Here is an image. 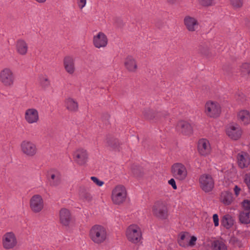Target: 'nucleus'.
Here are the masks:
<instances>
[{"instance_id":"nucleus-1","label":"nucleus","mask_w":250,"mask_h":250,"mask_svg":"<svg viewBox=\"0 0 250 250\" xmlns=\"http://www.w3.org/2000/svg\"><path fill=\"white\" fill-rule=\"evenodd\" d=\"M89 237L95 244L101 245L105 242L108 238L107 229L101 225H94L89 229Z\"/></svg>"},{"instance_id":"nucleus-2","label":"nucleus","mask_w":250,"mask_h":250,"mask_svg":"<svg viewBox=\"0 0 250 250\" xmlns=\"http://www.w3.org/2000/svg\"><path fill=\"white\" fill-rule=\"evenodd\" d=\"M127 196L126 188L123 185H117L111 190L110 198L112 203L114 205L123 204L126 201Z\"/></svg>"},{"instance_id":"nucleus-3","label":"nucleus","mask_w":250,"mask_h":250,"mask_svg":"<svg viewBox=\"0 0 250 250\" xmlns=\"http://www.w3.org/2000/svg\"><path fill=\"white\" fill-rule=\"evenodd\" d=\"M204 112L209 118L217 119L221 116L222 112L221 105L216 101L208 100L205 103Z\"/></svg>"},{"instance_id":"nucleus-4","label":"nucleus","mask_w":250,"mask_h":250,"mask_svg":"<svg viewBox=\"0 0 250 250\" xmlns=\"http://www.w3.org/2000/svg\"><path fill=\"white\" fill-rule=\"evenodd\" d=\"M127 240L134 244H137L142 240V231L140 227L136 224L128 226L125 232Z\"/></svg>"},{"instance_id":"nucleus-5","label":"nucleus","mask_w":250,"mask_h":250,"mask_svg":"<svg viewBox=\"0 0 250 250\" xmlns=\"http://www.w3.org/2000/svg\"><path fill=\"white\" fill-rule=\"evenodd\" d=\"M170 172L173 177L178 182H183L188 178L187 168L182 163L176 162L173 164L170 167Z\"/></svg>"},{"instance_id":"nucleus-6","label":"nucleus","mask_w":250,"mask_h":250,"mask_svg":"<svg viewBox=\"0 0 250 250\" xmlns=\"http://www.w3.org/2000/svg\"><path fill=\"white\" fill-rule=\"evenodd\" d=\"M72 158L77 165L85 166L89 160V154L86 148L79 147L75 148L73 151Z\"/></svg>"},{"instance_id":"nucleus-7","label":"nucleus","mask_w":250,"mask_h":250,"mask_svg":"<svg viewBox=\"0 0 250 250\" xmlns=\"http://www.w3.org/2000/svg\"><path fill=\"white\" fill-rule=\"evenodd\" d=\"M0 82L4 86L12 87L15 82V75L13 70L4 67L0 71Z\"/></svg>"},{"instance_id":"nucleus-8","label":"nucleus","mask_w":250,"mask_h":250,"mask_svg":"<svg viewBox=\"0 0 250 250\" xmlns=\"http://www.w3.org/2000/svg\"><path fill=\"white\" fill-rule=\"evenodd\" d=\"M21 152L25 156L33 157L38 153V148L35 143L29 140H24L20 144Z\"/></svg>"},{"instance_id":"nucleus-9","label":"nucleus","mask_w":250,"mask_h":250,"mask_svg":"<svg viewBox=\"0 0 250 250\" xmlns=\"http://www.w3.org/2000/svg\"><path fill=\"white\" fill-rule=\"evenodd\" d=\"M199 184L204 192L209 193L212 191L214 187V181L211 175L203 174L199 178Z\"/></svg>"},{"instance_id":"nucleus-10","label":"nucleus","mask_w":250,"mask_h":250,"mask_svg":"<svg viewBox=\"0 0 250 250\" xmlns=\"http://www.w3.org/2000/svg\"><path fill=\"white\" fill-rule=\"evenodd\" d=\"M2 245L6 250L14 249L18 245V240L16 234L12 231L5 233L2 237Z\"/></svg>"},{"instance_id":"nucleus-11","label":"nucleus","mask_w":250,"mask_h":250,"mask_svg":"<svg viewBox=\"0 0 250 250\" xmlns=\"http://www.w3.org/2000/svg\"><path fill=\"white\" fill-rule=\"evenodd\" d=\"M226 132L227 135L234 140L240 139L243 133L241 127L235 123L229 124L226 127Z\"/></svg>"},{"instance_id":"nucleus-12","label":"nucleus","mask_w":250,"mask_h":250,"mask_svg":"<svg viewBox=\"0 0 250 250\" xmlns=\"http://www.w3.org/2000/svg\"><path fill=\"white\" fill-rule=\"evenodd\" d=\"M108 42V40L107 36L102 31L96 33L93 36L92 43L96 48H104L107 46Z\"/></svg>"},{"instance_id":"nucleus-13","label":"nucleus","mask_w":250,"mask_h":250,"mask_svg":"<svg viewBox=\"0 0 250 250\" xmlns=\"http://www.w3.org/2000/svg\"><path fill=\"white\" fill-rule=\"evenodd\" d=\"M30 208L34 213H39L44 208V202L42 196L35 194L32 196L29 201Z\"/></svg>"},{"instance_id":"nucleus-14","label":"nucleus","mask_w":250,"mask_h":250,"mask_svg":"<svg viewBox=\"0 0 250 250\" xmlns=\"http://www.w3.org/2000/svg\"><path fill=\"white\" fill-rule=\"evenodd\" d=\"M197 150L199 154L202 156H208L212 151L211 144L208 140L201 138L197 142Z\"/></svg>"},{"instance_id":"nucleus-15","label":"nucleus","mask_w":250,"mask_h":250,"mask_svg":"<svg viewBox=\"0 0 250 250\" xmlns=\"http://www.w3.org/2000/svg\"><path fill=\"white\" fill-rule=\"evenodd\" d=\"M196 240L195 236H191L188 232H184L179 234L178 242L180 246L186 247L194 246Z\"/></svg>"},{"instance_id":"nucleus-16","label":"nucleus","mask_w":250,"mask_h":250,"mask_svg":"<svg viewBox=\"0 0 250 250\" xmlns=\"http://www.w3.org/2000/svg\"><path fill=\"white\" fill-rule=\"evenodd\" d=\"M24 118L25 121L29 124H37L40 120L39 111L35 108H27L25 111Z\"/></svg>"},{"instance_id":"nucleus-17","label":"nucleus","mask_w":250,"mask_h":250,"mask_svg":"<svg viewBox=\"0 0 250 250\" xmlns=\"http://www.w3.org/2000/svg\"><path fill=\"white\" fill-rule=\"evenodd\" d=\"M152 211L155 216L160 218L165 219L167 217V207L163 202H156L152 207Z\"/></svg>"},{"instance_id":"nucleus-18","label":"nucleus","mask_w":250,"mask_h":250,"mask_svg":"<svg viewBox=\"0 0 250 250\" xmlns=\"http://www.w3.org/2000/svg\"><path fill=\"white\" fill-rule=\"evenodd\" d=\"M63 64L65 71L69 75H73L76 71L75 59L70 56H65L63 60Z\"/></svg>"},{"instance_id":"nucleus-19","label":"nucleus","mask_w":250,"mask_h":250,"mask_svg":"<svg viewBox=\"0 0 250 250\" xmlns=\"http://www.w3.org/2000/svg\"><path fill=\"white\" fill-rule=\"evenodd\" d=\"M177 128L182 135L190 137L193 134V129L192 125L187 121H179L177 123Z\"/></svg>"},{"instance_id":"nucleus-20","label":"nucleus","mask_w":250,"mask_h":250,"mask_svg":"<svg viewBox=\"0 0 250 250\" xmlns=\"http://www.w3.org/2000/svg\"><path fill=\"white\" fill-rule=\"evenodd\" d=\"M183 21L187 29L189 32H194L198 28V21L194 17L187 15L184 17Z\"/></svg>"},{"instance_id":"nucleus-21","label":"nucleus","mask_w":250,"mask_h":250,"mask_svg":"<svg viewBox=\"0 0 250 250\" xmlns=\"http://www.w3.org/2000/svg\"><path fill=\"white\" fill-rule=\"evenodd\" d=\"M59 220L61 224L64 226H68L72 221L70 211L65 208H62L59 212Z\"/></svg>"},{"instance_id":"nucleus-22","label":"nucleus","mask_w":250,"mask_h":250,"mask_svg":"<svg viewBox=\"0 0 250 250\" xmlns=\"http://www.w3.org/2000/svg\"><path fill=\"white\" fill-rule=\"evenodd\" d=\"M124 65L125 69L130 72H136L138 68L136 59L131 56H127L125 59Z\"/></svg>"},{"instance_id":"nucleus-23","label":"nucleus","mask_w":250,"mask_h":250,"mask_svg":"<svg viewBox=\"0 0 250 250\" xmlns=\"http://www.w3.org/2000/svg\"><path fill=\"white\" fill-rule=\"evenodd\" d=\"M16 52L21 56L26 55L28 51V45L26 42L22 39L17 41L15 44Z\"/></svg>"},{"instance_id":"nucleus-24","label":"nucleus","mask_w":250,"mask_h":250,"mask_svg":"<svg viewBox=\"0 0 250 250\" xmlns=\"http://www.w3.org/2000/svg\"><path fill=\"white\" fill-rule=\"evenodd\" d=\"M237 158L238 166L241 168L247 167L250 164V157L247 153H239Z\"/></svg>"},{"instance_id":"nucleus-25","label":"nucleus","mask_w":250,"mask_h":250,"mask_svg":"<svg viewBox=\"0 0 250 250\" xmlns=\"http://www.w3.org/2000/svg\"><path fill=\"white\" fill-rule=\"evenodd\" d=\"M238 120L243 125L250 124V111L246 109H241L237 114Z\"/></svg>"},{"instance_id":"nucleus-26","label":"nucleus","mask_w":250,"mask_h":250,"mask_svg":"<svg viewBox=\"0 0 250 250\" xmlns=\"http://www.w3.org/2000/svg\"><path fill=\"white\" fill-rule=\"evenodd\" d=\"M219 201L226 206L231 205L234 201L232 193L229 191H222L219 196Z\"/></svg>"},{"instance_id":"nucleus-27","label":"nucleus","mask_w":250,"mask_h":250,"mask_svg":"<svg viewBox=\"0 0 250 250\" xmlns=\"http://www.w3.org/2000/svg\"><path fill=\"white\" fill-rule=\"evenodd\" d=\"M65 108L70 112H75L78 110L79 104L77 101L72 98H67L64 101Z\"/></svg>"},{"instance_id":"nucleus-28","label":"nucleus","mask_w":250,"mask_h":250,"mask_svg":"<svg viewBox=\"0 0 250 250\" xmlns=\"http://www.w3.org/2000/svg\"><path fill=\"white\" fill-rule=\"evenodd\" d=\"M48 179L50 184L54 187L58 186L61 182V175L58 171H51L48 174Z\"/></svg>"},{"instance_id":"nucleus-29","label":"nucleus","mask_w":250,"mask_h":250,"mask_svg":"<svg viewBox=\"0 0 250 250\" xmlns=\"http://www.w3.org/2000/svg\"><path fill=\"white\" fill-rule=\"evenodd\" d=\"M221 223L223 227L229 229L233 226L234 223V218L232 215L226 214L223 216Z\"/></svg>"},{"instance_id":"nucleus-30","label":"nucleus","mask_w":250,"mask_h":250,"mask_svg":"<svg viewBox=\"0 0 250 250\" xmlns=\"http://www.w3.org/2000/svg\"><path fill=\"white\" fill-rule=\"evenodd\" d=\"M212 250H228L227 246L221 240H214L211 243Z\"/></svg>"},{"instance_id":"nucleus-31","label":"nucleus","mask_w":250,"mask_h":250,"mask_svg":"<svg viewBox=\"0 0 250 250\" xmlns=\"http://www.w3.org/2000/svg\"><path fill=\"white\" fill-rule=\"evenodd\" d=\"M240 221L243 224L250 223V212L242 211L239 216Z\"/></svg>"},{"instance_id":"nucleus-32","label":"nucleus","mask_w":250,"mask_h":250,"mask_svg":"<svg viewBox=\"0 0 250 250\" xmlns=\"http://www.w3.org/2000/svg\"><path fill=\"white\" fill-rule=\"evenodd\" d=\"M230 4L234 9H240L243 6V0H229Z\"/></svg>"},{"instance_id":"nucleus-33","label":"nucleus","mask_w":250,"mask_h":250,"mask_svg":"<svg viewBox=\"0 0 250 250\" xmlns=\"http://www.w3.org/2000/svg\"><path fill=\"white\" fill-rule=\"evenodd\" d=\"M224 173L225 176L227 178L232 179L235 176L236 173V170L232 166H231L230 167L229 169V170H224Z\"/></svg>"},{"instance_id":"nucleus-34","label":"nucleus","mask_w":250,"mask_h":250,"mask_svg":"<svg viewBox=\"0 0 250 250\" xmlns=\"http://www.w3.org/2000/svg\"><path fill=\"white\" fill-rule=\"evenodd\" d=\"M230 242L235 247L241 248L243 246L242 241L235 237H231Z\"/></svg>"},{"instance_id":"nucleus-35","label":"nucleus","mask_w":250,"mask_h":250,"mask_svg":"<svg viewBox=\"0 0 250 250\" xmlns=\"http://www.w3.org/2000/svg\"><path fill=\"white\" fill-rule=\"evenodd\" d=\"M198 1L201 5L205 6H211L214 3L213 0H198Z\"/></svg>"},{"instance_id":"nucleus-36","label":"nucleus","mask_w":250,"mask_h":250,"mask_svg":"<svg viewBox=\"0 0 250 250\" xmlns=\"http://www.w3.org/2000/svg\"><path fill=\"white\" fill-rule=\"evenodd\" d=\"M90 179L95 185L99 187H102L104 184V182L103 181L100 180L96 177L92 176L90 177Z\"/></svg>"},{"instance_id":"nucleus-37","label":"nucleus","mask_w":250,"mask_h":250,"mask_svg":"<svg viewBox=\"0 0 250 250\" xmlns=\"http://www.w3.org/2000/svg\"><path fill=\"white\" fill-rule=\"evenodd\" d=\"M243 211L246 212H250V201L245 200L242 203Z\"/></svg>"},{"instance_id":"nucleus-38","label":"nucleus","mask_w":250,"mask_h":250,"mask_svg":"<svg viewBox=\"0 0 250 250\" xmlns=\"http://www.w3.org/2000/svg\"><path fill=\"white\" fill-rule=\"evenodd\" d=\"M87 0H76V2L78 8L82 10L85 7L87 4Z\"/></svg>"},{"instance_id":"nucleus-39","label":"nucleus","mask_w":250,"mask_h":250,"mask_svg":"<svg viewBox=\"0 0 250 250\" xmlns=\"http://www.w3.org/2000/svg\"><path fill=\"white\" fill-rule=\"evenodd\" d=\"M40 83L43 87H46L49 85L50 82L46 77H42L40 79Z\"/></svg>"},{"instance_id":"nucleus-40","label":"nucleus","mask_w":250,"mask_h":250,"mask_svg":"<svg viewBox=\"0 0 250 250\" xmlns=\"http://www.w3.org/2000/svg\"><path fill=\"white\" fill-rule=\"evenodd\" d=\"M212 220L214 224V226L215 227L219 226V216L217 214L215 213L213 214Z\"/></svg>"},{"instance_id":"nucleus-41","label":"nucleus","mask_w":250,"mask_h":250,"mask_svg":"<svg viewBox=\"0 0 250 250\" xmlns=\"http://www.w3.org/2000/svg\"><path fill=\"white\" fill-rule=\"evenodd\" d=\"M242 69L244 71V73L250 74V64L247 63L243 64L242 66Z\"/></svg>"},{"instance_id":"nucleus-42","label":"nucleus","mask_w":250,"mask_h":250,"mask_svg":"<svg viewBox=\"0 0 250 250\" xmlns=\"http://www.w3.org/2000/svg\"><path fill=\"white\" fill-rule=\"evenodd\" d=\"M244 181L248 188L250 189V173H247L245 175Z\"/></svg>"},{"instance_id":"nucleus-43","label":"nucleus","mask_w":250,"mask_h":250,"mask_svg":"<svg viewBox=\"0 0 250 250\" xmlns=\"http://www.w3.org/2000/svg\"><path fill=\"white\" fill-rule=\"evenodd\" d=\"M175 180L176 179L173 177V178H171L170 180L168 181V184L169 185L171 186V187L174 189H176L177 188Z\"/></svg>"},{"instance_id":"nucleus-44","label":"nucleus","mask_w":250,"mask_h":250,"mask_svg":"<svg viewBox=\"0 0 250 250\" xmlns=\"http://www.w3.org/2000/svg\"><path fill=\"white\" fill-rule=\"evenodd\" d=\"M241 190V189L240 188H239L238 186H237V185L235 186L233 190H234V194L236 196H238L239 195Z\"/></svg>"},{"instance_id":"nucleus-45","label":"nucleus","mask_w":250,"mask_h":250,"mask_svg":"<svg viewBox=\"0 0 250 250\" xmlns=\"http://www.w3.org/2000/svg\"><path fill=\"white\" fill-rule=\"evenodd\" d=\"M34 0L39 4H43V3H45L47 1V0Z\"/></svg>"}]
</instances>
